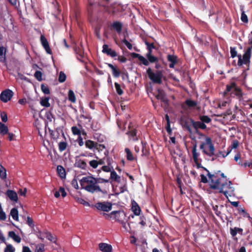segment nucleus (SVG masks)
<instances>
[{
    "instance_id": "f257e3e1",
    "label": "nucleus",
    "mask_w": 252,
    "mask_h": 252,
    "mask_svg": "<svg viewBox=\"0 0 252 252\" xmlns=\"http://www.w3.org/2000/svg\"><path fill=\"white\" fill-rule=\"evenodd\" d=\"M208 172V176L209 179V185L211 189H219V192L223 193L227 198L228 197L234 196V188L232 183L227 181L226 177L223 173L220 171L212 174Z\"/></svg>"
},
{
    "instance_id": "f03ea898",
    "label": "nucleus",
    "mask_w": 252,
    "mask_h": 252,
    "mask_svg": "<svg viewBox=\"0 0 252 252\" xmlns=\"http://www.w3.org/2000/svg\"><path fill=\"white\" fill-rule=\"evenodd\" d=\"M80 184L82 188L88 192L91 193L103 192L99 186L97 185L96 178L93 176H89L83 177L80 180Z\"/></svg>"
},
{
    "instance_id": "7ed1b4c3",
    "label": "nucleus",
    "mask_w": 252,
    "mask_h": 252,
    "mask_svg": "<svg viewBox=\"0 0 252 252\" xmlns=\"http://www.w3.org/2000/svg\"><path fill=\"white\" fill-rule=\"evenodd\" d=\"M201 137L204 140L201 142L200 149L203 154L211 157L214 155L215 147L212 143L211 139L204 134L200 135Z\"/></svg>"
},
{
    "instance_id": "20e7f679",
    "label": "nucleus",
    "mask_w": 252,
    "mask_h": 252,
    "mask_svg": "<svg viewBox=\"0 0 252 252\" xmlns=\"http://www.w3.org/2000/svg\"><path fill=\"white\" fill-rule=\"evenodd\" d=\"M147 73L149 78L155 83L161 84L163 74L161 71L157 70L153 71L151 68L147 70Z\"/></svg>"
},
{
    "instance_id": "39448f33",
    "label": "nucleus",
    "mask_w": 252,
    "mask_h": 252,
    "mask_svg": "<svg viewBox=\"0 0 252 252\" xmlns=\"http://www.w3.org/2000/svg\"><path fill=\"white\" fill-rule=\"evenodd\" d=\"M252 50L251 48H248L245 51L244 54L242 57L241 55L238 56V64L239 65H241L243 64H249L250 62V58L251 57Z\"/></svg>"
},
{
    "instance_id": "423d86ee",
    "label": "nucleus",
    "mask_w": 252,
    "mask_h": 252,
    "mask_svg": "<svg viewBox=\"0 0 252 252\" xmlns=\"http://www.w3.org/2000/svg\"><path fill=\"white\" fill-rule=\"evenodd\" d=\"M95 207L98 210L108 212L112 209V204L107 202H98L95 204Z\"/></svg>"
},
{
    "instance_id": "0eeeda50",
    "label": "nucleus",
    "mask_w": 252,
    "mask_h": 252,
    "mask_svg": "<svg viewBox=\"0 0 252 252\" xmlns=\"http://www.w3.org/2000/svg\"><path fill=\"white\" fill-rule=\"evenodd\" d=\"M110 215L120 223L126 219V215L124 211H113Z\"/></svg>"
},
{
    "instance_id": "6e6552de",
    "label": "nucleus",
    "mask_w": 252,
    "mask_h": 252,
    "mask_svg": "<svg viewBox=\"0 0 252 252\" xmlns=\"http://www.w3.org/2000/svg\"><path fill=\"white\" fill-rule=\"evenodd\" d=\"M13 95V92L9 89H6L2 92L0 94V98L2 102H7L11 99Z\"/></svg>"
},
{
    "instance_id": "1a4fd4ad",
    "label": "nucleus",
    "mask_w": 252,
    "mask_h": 252,
    "mask_svg": "<svg viewBox=\"0 0 252 252\" xmlns=\"http://www.w3.org/2000/svg\"><path fill=\"white\" fill-rule=\"evenodd\" d=\"M192 158L194 162H195L197 168H199L200 167V159L199 158V153L197 152V145L194 144L192 148Z\"/></svg>"
},
{
    "instance_id": "9d476101",
    "label": "nucleus",
    "mask_w": 252,
    "mask_h": 252,
    "mask_svg": "<svg viewBox=\"0 0 252 252\" xmlns=\"http://www.w3.org/2000/svg\"><path fill=\"white\" fill-rule=\"evenodd\" d=\"M102 48L103 53L106 54L107 55L110 56L111 57H115L117 56V55L116 52L111 48H109L107 45L104 44Z\"/></svg>"
},
{
    "instance_id": "9b49d317",
    "label": "nucleus",
    "mask_w": 252,
    "mask_h": 252,
    "mask_svg": "<svg viewBox=\"0 0 252 252\" xmlns=\"http://www.w3.org/2000/svg\"><path fill=\"white\" fill-rule=\"evenodd\" d=\"M40 40L41 44L46 50V52L48 54H51L52 51L49 47L48 42L47 41L46 38L43 35H41L40 37Z\"/></svg>"
},
{
    "instance_id": "f8f14e48",
    "label": "nucleus",
    "mask_w": 252,
    "mask_h": 252,
    "mask_svg": "<svg viewBox=\"0 0 252 252\" xmlns=\"http://www.w3.org/2000/svg\"><path fill=\"white\" fill-rule=\"evenodd\" d=\"M99 248L102 252H112V251L111 245L105 243L99 244Z\"/></svg>"
},
{
    "instance_id": "ddd939ff",
    "label": "nucleus",
    "mask_w": 252,
    "mask_h": 252,
    "mask_svg": "<svg viewBox=\"0 0 252 252\" xmlns=\"http://www.w3.org/2000/svg\"><path fill=\"white\" fill-rule=\"evenodd\" d=\"M6 194L11 201L14 202H17L18 201V195L16 192L12 190H8L7 191Z\"/></svg>"
},
{
    "instance_id": "4468645a",
    "label": "nucleus",
    "mask_w": 252,
    "mask_h": 252,
    "mask_svg": "<svg viewBox=\"0 0 252 252\" xmlns=\"http://www.w3.org/2000/svg\"><path fill=\"white\" fill-rule=\"evenodd\" d=\"M132 211L134 214L136 216H139L141 212V209L135 201H132Z\"/></svg>"
},
{
    "instance_id": "2eb2a0df",
    "label": "nucleus",
    "mask_w": 252,
    "mask_h": 252,
    "mask_svg": "<svg viewBox=\"0 0 252 252\" xmlns=\"http://www.w3.org/2000/svg\"><path fill=\"white\" fill-rule=\"evenodd\" d=\"M111 26L118 33L121 32L123 27V25L121 23L118 21L115 22L112 24Z\"/></svg>"
},
{
    "instance_id": "dca6fc26",
    "label": "nucleus",
    "mask_w": 252,
    "mask_h": 252,
    "mask_svg": "<svg viewBox=\"0 0 252 252\" xmlns=\"http://www.w3.org/2000/svg\"><path fill=\"white\" fill-rule=\"evenodd\" d=\"M132 55L133 57L137 58L144 65H149V61L142 56L136 53H133Z\"/></svg>"
},
{
    "instance_id": "f3484780",
    "label": "nucleus",
    "mask_w": 252,
    "mask_h": 252,
    "mask_svg": "<svg viewBox=\"0 0 252 252\" xmlns=\"http://www.w3.org/2000/svg\"><path fill=\"white\" fill-rule=\"evenodd\" d=\"M60 194H61L63 197H64L66 195V192L63 187H60L59 190L55 191L54 195L56 198H58L60 196Z\"/></svg>"
},
{
    "instance_id": "a211bd4d",
    "label": "nucleus",
    "mask_w": 252,
    "mask_h": 252,
    "mask_svg": "<svg viewBox=\"0 0 252 252\" xmlns=\"http://www.w3.org/2000/svg\"><path fill=\"white\" fill-rule=\"evenodd\" d=\"M96 142L91 140H87L85 142V146L86 148L90 150H94L95 147L96 146Z\"/></svg>"
},
{
    "instance_id": "6ab92c4d",
    "label": "nucleus",
    "mask_w": 252,
    "mask_h": 252,
    "mask_svg": "<svg viewBox=\"0 0 252 252\" xmlns=\"http://www.w3.org/2000/svg\"><path fill=\"white\" fill-rule=\"evenodd\" d=\"M192 125L195 129L200 128L201 129H204L206 128V125L202 122H193Z\"/></svg>"
},
{
    "instance_id": "aec40b11",
    "label": "nucleus",
    "mask_w": 252,
    "mask_h": 252,
    "mask_svg": "<svg viewBox=\"0 0 252 252\" xmlns=\"http://www.w3.org/2000/svg\"><path fill=\"white\" fill-rule=\"evenodd\" d=\"M75 165L77 167L83 169H86L87 166L86 162L85 161L81 159H79L77 160L75 162Z\"/></svg>"
},
{
    "instance_id": "412c9836",
    "label": "nucleus",
    "mask_w": 252,
    "mask_h": 252,
    "mask_svg": "<svg viewBox=\"0 0 252 252\" xmlns=\"http://www.w3.org/2000/svg\"><path fill=\"white\" fill-rule=\"evenodd\" d=\"M8 235L10 237L12 238L17 243H20L21 242V238L17 235L14 231H10L8 233Z\"/></svg>"
},
{
    "instance_id": "4be33fe9",
    "label": "nucleus",
    "mask_w": 252,
    "mask_h": 252,
    "mask_svg": "<svg viewBox=\"0 0 252 252\" xmlns=\"http://www.w3.org/2000/svg\"><path fill=\"white\" fill-rule=\"evenodd\" d=\"M108 65L112 69L113 76L116 78L119 77L120 72L112 64L108 63Z\"/></svg>"
},
{
    "instance_id": "5701e85b",
    "label": "nucleus",
    "mask_w": 252,
    "mask_h": 252,
    "mask_svg": "<svg viewBox=\"0 0 252 252\" xmlns=\"http://www.w3.org/2000/svg\"><path fill=\"white\" fill-rule=\"evenodd\" d=\"M10 215L12 218L15 220L18 221V211L16 208H12L10 211Z\"/></svg>"
},
{
    "instance_id": "b1692460",
    "label": "nucleus",
    "mask_w": 252,
    "mask_h": 252,
    "mask_svg": "<svg viewBox=\"0 0 252 252\" xmlns=\"http://www.w3.org/2000/svg\"><path fill=\"white\" fill-rule=\"evenodd\" d=\"M57 171L61 178H64L65 177V169L62 166L59 165L57 166Z\"/></svg>"
},
{
    "instance_id": "393cba45",
    "label": "nucleus",
    "mask_w": 252,
    "mask_h": 252,
    "mask_svg": "<svg viewBox=\"0 0 252 252\" xmlns=\"http://www.w3.org/2000/svg\"><path fill=\"white\" fill-rule=\"evenodd\" d=\"M230 102V99L229 98H226L219 102V106L221 108L226 107L229 105Z\"/></svg>"
},
{
    "instance_id": "a878e982",
    "label": "nucleus",
    "mask_w": 252,
    "mask_h": 252,
    "mask_svg": "<svg viewBox=\"0 0 252 252\" xmlns=\"http://www.w3.org/2000/svg\"><path fill=\"white\" fill-rule=\"evenodd\" d=\"M110 178L114 181L120 182V177L118 175L117 173L113 169L111 172Z\"/></svg>"
},
{
    "instance_id": "bb28decb",
    "label": "nucleus",
    "mask_w": 252,
    "mask_h": 252,
    "mask_svg": "<svg viewBox=\"0 0 252 252\" xmlns=\"http://www.w3.org/2000/svg\"><path fill=\"white\" fill-rule=\"evenodd\" d=\"M8 127L4 124L0 122V133L2 135H5L8 133Z\"/></svg>"
},
{
    "instance_id": "cd10ccee",
    "label": "nucleus",
    "mask_w": 252,
    "mask_h": 252,
    "mask_svg": "<svg viewBox=\"0 0 252 252\" xmlns=\"http://www.w3.org/2000/svg\"><path fill=\"white\" fill-rule=\"evenodd\" d=\"M49 97H43L40 100V104L44 107H49L50 106V104L49 102Z\"/></svg>"
},
{
    "instance_id": "c85d7f7f",
    "label": "nucleus",
    "mask_w": 252,
    "mask_h": 252,
    "mask_svg": "<svg viewBox=\"0 0 252 252\" xmlns=\"http://www.w3.org/2000/svg\"><path fill=\"white\" fill-rule=\"evenodd\" d=\"M6 170L5 168L0 164V178L2 180H4L6 178Z\"/></svg>"
},
{
    "instance_id": "c756f323",
    "label": "nucleus",
    "mask_w": 252,
    "mask_h": 252,
    "mask_svg": "<svg viewBox=\"0 0 252 252\" xmlns=\"http://www.w3.org/2000/svg\"><path fill=\"white\" fill-rule=\"evenodd\" d=\"M68 100L71 102L74 103L76 101V97L73 91L71 90H69L68 94Z\"/></svg>"
},
{
    "instance_id": "7c9ffc66",
    "label": "nucleus",
    "mask_w": 252,
    "mask_h": 252,
    "mask_svg": "<svg viewBox=\"0 0 252 252\" xmlns=\"http://www.w3.org/2000/svg\"><path fill=\"white\" fill-rule=\"evenodd\" d=\"M5 61V51L3 47H0V61L4 62Z\"/></svg>"
},
{
    "instance_id": "2f4dec72",
    "label": "nucleus",
    "mask_w": 252,
    "mask_h": 252,
    "mask_svg": "<svg viewBox=\"0 0 252 252\" xmlns=\"http://www.w3.org/2000/svg\"><path fill=\"white\" fill-rule=\"evenodd\" d=\"M127 222V219H126V220L122 221L120 223L122 225L123 228L127 232H129L130 230V225Z\"/></svg>"
},
{
    "instance_id": "473e14b6",
    "label": "nucleus",
    "mask_w": 252,
    "mask_h": 252,
    "mask_svg": "<svg viewBox=\"0 0 252 252\" xmlns=\"http://www.w3.org/2000/svg\"><path fill=\"white\" fill-rule=\"evenodd\" d=\"M71 131L74 135L80 136L81 135V128L77 126H74L71 127Z\"/></svg>"
},
{
    "instance_id": "72a5a7b5",
    "label": "nucleus",
    "mask_w": 252,
    "mask_h": 252,
    "mask_svg": "<svg viewBox=\"0 0 252 252\" xmlns=\"http://www.w3.org/2000/svg\"><path fill=\"white\" fill-rule=\"evenodd\" d=\"M147 58L151 63H155L158 61V58L152 55V52H148L147 54Z\"/></svg>"
},
{
    "instance_id": "f704fd0d",
    "label": "nucleus",
    "mask_w": 252,
    "mask_h": 252,
    "mask_svg": "<svg viewBox=\"0 0 252 252\" xmlns=\"http://www.w3.org/2000/svg\"><path fill=\"white\" fill-rule=\"evenodd\" d=\"M125 152L126 154V158L128 160H133L134 158L131 153L130 150L128 148L125 149Z\"/></svg>"
},
{
    "instance_id": "c9c22d12",
    "label": "nucleus",
    "mask_w": 252,
    "mask_h": 252,
    "mask_svg": "<svg viewBox=\"0 0 252 252\" xmlns=\"http://www.w3.org/2000/svg\"><path fill=\"white\" fill-rule=\"evenodd\" d=\"M236 84L235 83H232L230 85H228L226 86V91L225 93L230 92L231 93H233L234 89H235Z\"/></svg>"
},
{
    "instance_id": "e433bc0d",
    "label": "nucleus",
    "mask_w": 252,
    "mask_h": 252,
    "mask_svg": "<svg viewBox=\"0 0 252 252\" xmlns=\"http://www.w3.org/2000/svg\"><path fill=\"white\" fill-rule=\"evenodd\" d=\"M186 105L188 106L189 108H192L196 106L197 103L196 101L191 99H187L185 102Z\"/></svg>"
},
{
    "instance_id": "4c0bfd02",
    "label": "nucleus",
    "mask_w": 252,
    "mask_h": 252,
    "mask_svg": "<svg viewBox=\"0 0 252 252\" xmlns=\"http://www.w3.org/2000/svg\"><path fill=\"white\" fill-rule=\"evenodd\" d=\"M66 78V76L64 73L63 71H61L59 73V81L60 83H63L65 81Z\"/></svg>"
},
{
    "instance_id": "58836bf2",
    "label": "nucleus",
    "mask_w": 252,
    "mask_h": 252,
    "mask_svg": "<svg viewBox=\"0 0 252 252\" xmlns=\"http://www.w3.org/2000/svg\"><path fill=\"white\" fill-rule=\"evenodd\" d=\"M158 99H160L163 101L166 102V99L165 97L164 93L161 91H158V94L157 96Z\"/></svg>"
},
{
    "instance_id": "ea45409f",
    "label": "nucleus",
    "mask_w": 252,
    "mask_h": 252,
    "mask_svg": "<svg viewBox=\"0 0 252 252\" xmlns=\"http://www.w3.org/2000/svg\"><path fill=\"white\" fill-rule=\"evenodd\" d=\"M115 87L118 94L122 95L123 94V91L121 89L120 85L118 83H115Z\"/></svg>"
},
{
    "instance_id": "a19ab883",
    "label": "nucleus",
    "mask_w": 252,
    "mask_h": 252,
    "mask_svg": "<svg viewBox=\"0 0 252 252\" xmlns=\"http://www.w3.org/2000/svg\"><path fill=\"white\" fill-rule=\"evenodd\" d=\"M167 60L171 63H177V57L174 55H168L167 56Z\"/></svg>"
},
{
    "instance_id": "79ce46f5",
    "label": "nucleus",
    "mask_w": 252,
    "mask_h": 252,
    "mask_svg": "<svg viewBox=\"0 0 252 252\" xmlns=\"http://www.w3.org/2000/svg\"><path fill=\"white\" fill-rule=\"evenodd\" d=\"M46 237L50 241L55 243L56 242V238L54 237L52 234L49 232L46 233Z\"/></svg>"
},
{
    "instance_id": "37998d69",
    "label": "nucleus",
    "mask_w": 252,
    "mask_h": 252,
    "mask_svg": "<svg viewBox=\"0 0 252 252\" xmlns=\"http://www.w3.org/2000/svg\"><path fill=\"white\" fill-rule=\"evenodd\" d=\"M235 95L241 96L242 95V94L241 92V90L240 88H238L235 85V89H234L233 93Z\"/></svg>"
},
{
    "instance_id": "c03bdc74",
    "label": "nucleus",
    "mask_w": 252,
    "mask_h": 252,
    "mask_svg": "<svg viewBox=\"0 0 252 252\" xmlns=\"http://www.w3.org/2000/svg\"><path fill=\"white\" fill-rule=\"evenodd\" d=\"M89 164L93 168H96L98 165V161L96 160H92L90 161Z\"/></svg>"
},
{
    "instance_id": "a18cd8bd",
    "label": "nucleus",
    "mask_w": 252,
    "mask_h": 252,
    "mask_svg": "<svg viewBox=\"0 0 252 252\" xmlns=\"http://www.w3.org/2000/svg\"><path fill=\"white\" fill-rule=\"evenodd\" d=\"M231 149L228 150L226 154L223 153L221 151H220L217 154L216 156L217 157H221L222 158L226 157L228 154L230 153Z\"/></svg>"
},
{
    "instance_id": "49530a36",
    "label": "nucleus",
    "mask_w": 252,
    "mask_h": 252,
    "mask_svg": "<svg viewBox=\"0 0 252 252\" xmlns=\"http://www.w3.org/2000/svg\"><path fill=\"white\" fill-rule=\"evenodd\" d=\"M59 150L62 152L64 151L66 148V143L64 142H61L59 144Z\"/></svg>"
},
{
    "instance_id": "de8ad7c7",
    "label": "nucleus",
    "mask_w": 252,
    "mask_h": 252,
    "mask_svg": "<svg viewBox=\"0 0 252 252\" xmlns=\"http://www.w3.org/2000/svg\"><path fill=\"white\" fill-rule=\"evenodd\" d=\"M45 250L44 245L40 244L38 245L36 248V252H43Z\"/></svg>"
},
{
    "instance_id": "09e8293b",
    "label": "nucleus",
    "mask_w": 252,
    "mask_h": 252,
    "mask_svg": "<svg viewBox=\"0 0 252 252\" xmlns=\"http://www.w3.org/2000/svg\"><path fill=\"white\" fill-rule=\"evenodd\" d=\"M200 120L202 122L209 123L211 122V119L207 116H203L200 117Z\"/></svg>"
},
{
    "instance_id": "8fccbe9b",
    "label": "nucleus",
    "mask_w": 252,
    "mask_h": 252,
    "mask_svg": "<svg viewBox=\"0 0 252 252\" xmlns=\"http://www.w3.org/2000/svg\"><path fill=\"white\" fill-rule=\"evenodd\" d=\"M42 73L39 71H36L34 73V77L38 81L42 80Z\"/></svg>"
},
{
    "instance_id": "3c124183",
    "label": "nucleus",
    "mask_w": 252,
    "mask_h": 252,
    "mask_svg": "<svg viewBox=\"0 0 252 252\" xmlns=\"http://www.w3.org/2000/svg\"><path fill=\"white\" fill-rule=\"evenodd\" d=\"M238 164L241 166H243L244 167H249L251 168H252V162H245L244 164H243L242 161H239Z\"/></svg>"
},
{
    "instance_id": "603ef678",
    "label": "nucleus",
    "mask_w": 252,
    "mask_h": 252,
    "mask_svg": "<svg viewBox=\"0 0 252 252\" xmlns=\"http://www.w3.org/2000/svg\"><path fill=\"white\" fill-rule=\"evenodd\" d=\"M102 170L105 172H111L112 171V169H113V167H111V166H110L109 165H106V166H103L101 168Z\"/></svg>"
},
{
    "instance_id": "864d4df0",
    "label": "nucleus",
    "mask_w": 252,
    "mask_h": 252,
    "mask_svg": "<svg viewBox=\"0 0 252 252\" xmlns=\"http://www.w3.org/2000/svg\"><path fill=\"white\" fill-rule=\"evenodd\" d=\"M15 249L11 245H7L4 250V252H14Z\"/></svg>"
},
{
    "instance_id": "5fc2aeb1",
    "label": "nucleus",
    "mask_w": 252,
    "mask_h": 252,
    "mask_svg": "<svg viewBox=\"0 0 252 252\" xmlns=\"http://www.w3.org/2000/svg\"><path fill=\"white\" fill-rule=\"evenodd\" d=\"M122 43L125 44L128 49L131 50L132 49V45L126 39H124L122 40Z\"/></svg>"
},
{
    "instance_id": "6e6d98bb",
    "label": "nucleus",
    "mask_w": 252,
    "mask_h": 252,
    "mask_svg": "<svg viewBox=\"0 0 252 252\" xmlns=\"http://www.w3.org/2000/svg\"><path fill=\"white\" fill-rule=\"evenodd\" d=\"M241 19L243 22L245 23H247L248 21L247 16L245 13V12L244 11H242V12Z\"/></svg>"
},
{
    "instance_id": "4d7b16f0",
    "label": "nucleus",
    "mask_w": 252,
    "mask_h": 252,
    "mask_svg": "<svg viewBox=\"0 0 252 252\" xmlns=\"http://www.w3.org/2000/svg\"><path fill=\"white\" fill-rule=\"evenodd\" d=\"M96 146L95 147L94 150H96L98 152L102 151L105 148V146L103 144H99L96 143Z\"/></svg>"
},
{
    "instance_id": "13d9d810",
    "label": "nucleus",
    "mask_w": 252,
    "mask_h": 252,
    "mask_svg": "<svg viewBox=\"0 0 252 252\" xmlns=\"http://www.w3.org/2000/svg\"><path fill=\"white\" fill-rule=\"evenodd\" d=\"M41 90H42V91L45 94H49L50 93V90H49L48 87L45 85H41Z\"/></svg>"
},
{
    "instance_id": "bf43d9fd",
    "label": "nucleus",
    "mask_w": 252,
    "mask_h": 252,
    "mask_svg": "<svg viewBox=\"0 0 252 252\" xmlns=\"http://www.w3.org/2000/svg\"><path fill=\"white\" fill-rule=\"evenodd\" d=\"M145 44L147 46V49L148 50V52H152V50L155 48L153 43H149L148 42L146 41Z\"/></svg>"
},
{
    "instance_id": "052dcab7",
    "label": "nucleus",
    "mask_w": 252,
    "mask_h": 252,
    "mask_svg": "<svg viewBox=\"0 0 252 252\" xmlns=\"http://www.w3.org/2000/svg\"><path fill=\"white\" fill-rule=\"evenodd\" d=\"M6 218V214L3 210H0V220H4Z\"/></svg>"
},
{
    "instance_id": "680f3d73",
    "label": "nucleus",
    "mask_w": 252,
    "mask_h": 252,
    "mask_svg": "<svg viewBox=\"0 0 252 252\" xmlns=\"http://www.w3.org/2000/svg\"><path fill=\"white\" fill-rule=\"evenodd\" d=\"M230 54L232 58H234L237 56V52L235 48H230Z\"/></svg>"
},
{
    "instance_id": "e2e57ef3",
    "label": "nucleus",
    "mask_w": 252,
    "mask_h": 252,
    "mask_svg": "<svg viewBox=\"0 0 252 252\" xmlns=\"http://www.w3.org/2000/svg\"><path fill=\"white\" fill-rule=\"evenodd\" d=\"M239 146V142L237 140H234L231 145V148L236 149Z\"/></svg>"
},
{
    "instance_id": "0e129e2a",
    "label": "nucleus",
    "mask_w": 252,
    "mask_h": 252,
    "mask_svg": "<svg viewBox=\"0 0 252 252\" xmlns=\"http://www.w3.org/2000/svg\"><path fill=\"white\" fill-rule=\"evenodd\" d=\"M1 120L3 122H6L7 121V116L5 113H1Z\"/></svg>"
},
{
    "instance_id": "69168bd1",
    "label": "nucleus",
    "mask_w": 252,
    "mask_h": 252,
    "mask_svg": "<svg viewBox=\"0 0 252 252\" xmlns=\"http://www.w3.org/2000/svg\"><path fill=\"white\" fill-rule=\"evenodd\" d=\"M77 201L79 203H80V204H83L84 205H89L88 202L82 198H78Z\"/></svg>"
},
{
    "instance_id": "338daca9",
    "label": "nucleus",
    "mask_w": 252,
    "mask_h": 252,
    "mask_svg": "<svg viewBox=\"0 0 252 252\" xmlns=\"http://www.w3.org/2000/svg\"><path fill=\"white\" fill-rule=\"evenodd\" d=\"M77 142L80 146H82L84 145L83 139L81 135L78 136Z\"/></svg>"
},
{
    "instance_id": "774afa93",
    "label": "nucleus",
    "mask_w": 252,
    "mask_h": 252,
    "mask_svg": "<svg viewBox=\"0 0 252 252\" xmlns=\"http://www.w3.org/2000/svg\"><path fill=\"white\" fill-rule=\"evenodd\" d=\"M19 193L20 195L22 196H25L27 193V189L25 188L23 190L22 189H20L19 190Z\"/></svg>"
}]
</instances>
